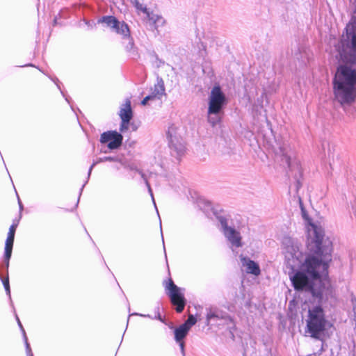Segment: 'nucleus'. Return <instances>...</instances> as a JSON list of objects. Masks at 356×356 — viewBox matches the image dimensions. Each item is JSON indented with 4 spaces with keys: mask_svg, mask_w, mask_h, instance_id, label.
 <instances>
[{
    "mask_svg": "<svg viewBox=\"0 0 356 356\" xmlns=\"http://www.w3.org/2000/svg\"><path fill=\"white\" fill-rule=\"evenodd\" d=\"M302 218L307 222V248L310 252L304 261L303 252L300 250L297 240L284 236L282 241L283 253L289 276L296 289L311 287L313 280L318 276L316 268H323V276L327 274L332 259L333 245L332 241L325 237V230L320 223L312 222L301 199H299Z\"/></svg>",
    "mask_w": 356,
    "mask_h": 356,
    "instance_id": "nucleus-1",
    "label": "nucleus"
},
{
    "mask_svg": "<svg viewBox=\"0 0 356 356\" xmlns=\"http://www.w3.org/2000/svg\"><path fill=\"white\" fill-rule=\"evenodd\" d=\"M336 48L341 63L332 79L334 100L350 105L356 100V7Z\"/></svg>",
    "mask_w": 356,
    "mask_h": 356,
    "instance_id": "nucleus-2",
    "label": "nucleus"
},
{
    "mask_svg": "<svg viewBox=\"0 0 356 356\" xmlns=\"http://www.w3.org/2000/svg\"><path fill=\"white\" fill-rule=\"evenodd\" d=\"M318 276L315 277L312 283L311 287H305L301 289H296L297 291H307L312 294V298L317 300V305L309 307L307 319V332L316 339L322 340L325 335L329 321L326 319L325 311L321 305L323 296H332L333 288L329 279V271L326 276H323V268H316ZM327 344L321 341V352L325 351Z\"/></svg>",
    "mask_w": 356,
    "mask_h": 356,
    "instance_id": "nucleus-3",
    "label": "nucleus"
},
{
    "mask_svg": "<svg viewBox=\"0 0 356 356\" xmlns=\"http://www.w3.org/2000/svg\"><path fill=\"white\" fill-rule=\"evenodd\" d=\"M199 207L204 213L210 215L209 211L219 222L218 227L223 233L227 241L234 247L241 248L243 246L241 233L228 223V216L226 212L220 207H213L211 202L206 200H200L198 202Z\"/></svg>",
    "mask_w": 356,
    "mask_h": 356,
    "instance_id": "nucleus-4",
    "label": "nucleus"
},
{
    "mask_svg": "<svg viewBox=\"0 0 356 356\" xmlns=\"http://www.w3.org/2000/svg\"><path fill=\"white\" fill-rule=\"evenodd\" d=\"M227 104V99L220 86H215L209 97L208 115L220 114Z\"/></svg>",
    "mask_w": 356,
    "mask_h": 356,
    "instance_id": "nucleus-5",
    "label": "nucleus"
},
{
    "mask_svg": "<svg viewBox=\"0 0 356 356\" xmlns=\"http://www.w3.org/2000/svg\"><path fill=\"white\" fill-rule=\"evenodd\" d=\"M168 139V146L170 149L171 155L179 160L184 155L186 152L185 142L183 138L177 135L173 127H170L167 132Z\"/></svg>",
    "mask_w": 356,
    "mask_h": 356,
    "instance_id": "nucleus-6",
    "label": "nucleus"
},
{
    "mask_svg": "<svg viewBox=\"0 0 356 356\" xmlns=\"http://www.w3.org/2000/svg\"><path fill=\"white\" fill-rule=\"evenodd\" d=\"M166 289L171 303L175 306L176 312L181 313L186 306V300L184 295L181 292V288L177 286L172 279H170L166 285Z\"/></svg>",
    "mask_w": 356,
    "mask_h": 356,
    "instance_id": "nucleus-7",
    "label": "nucleus"
},
{
    "mask_svg": "<svg viewBox=\"0 0 356 356\" xmlns=\"http://www.w3.org/2000/svg\"><path fill=\"white\" fill-rule=\"evenodd\" d=\"M207 324L209 325V323L211 321H224L225 323H226L227 325L230 324V325L228 326V329L229 330V333L234 338V335L233 331L236 330V325L234 321L233 317H232L227 312L220 310L218 308H209L207 309Z\"/></svg>",
    "mask_w": 356,
    "mask_h": 356,
    "instance_id": "nucleus-8",
    "label": "nucleus"
},
{
    "mask_svg": "<svg viewBox=\"0 0 356 356\" xmlns=\"http://www.w3.org/2000/svg\"><path fill=\"white\" fill-rule=\"evenodd\" d=\"M102 145H106L110 150L119 149L123 143V136L120 132L115 130L103 132L99 138Z\"/></svg>",
    "mask_w": 356,
    "mask_h": 356,
    "instance_id": "nucleus-9",
    "label": "nucleus"
},
{
    "mask_svg": "<svg viewBox=\"0 0 356 356\" xmlns=\"http://www.w3.org/2000/svg\"><path fill=\"white\" fill-rule=\"evenodd\" d=\"M107 161H108V162H118V163H120L121 162V159L118 156H104V157H100L97 161H93V163H92V165L90 166V168L88 169L87 179L85 181V183L83 184L81 188H80L79 198H78L77 202H76V204L75 205L76 208L78 207L79 199H80V197H81V195L82 194L83 188L85 187L86 184L88 183V179H90V177L91 175V173H92V169L94 168V167L97 164H98L99 163L107 162Z\"/></svg>",
    "mask_w": 356,
    "mask_h": 356,
    "instance_id": "nucleus-10",
    "label": "nucleus"
},
{
    "mask_svg": "<svg viewBox=\"0 0 356 356\" xmlns=\"http://www.w3.org/2000/svg\"><path fill=\"white\" fill-rule=\"evenodd\" d=\"M241 262L243 266L246 268L248 274L259 276L261 274V268L259 264L248 257L240 256Z\"/></svg>",
    "mask_w": 356,
    "mask_h": 356,
    "instance_id": "nucleus-11",
    "label": "nucleus"
},
{
    "mask_svg": "<svg viewBox=\"0 0 356 356\" xmlns=\"http://www.w3.org/2000/svg\"><path fill=\"white\" fill-rule=\"evenodd\" d=\"M145 15L149 21L152 30L158 31L159 27L164 26L165 24V19L163 16L157 13H154L153 11H150L149 10Z\"/></svg>",
    "mask_w": 356,
    "mask_h": 356,
    "instance_id": "nucleus-12",
    "label": "nucleus"
},
{
    "mask_svg": "<svg viewBox=\"0 0 356 356\" xmlns=\"http://www.w3.org/2000/svg\"><path fill=\"white\" fill-rule=\"evenodd\" d=\"M111 30L115 33L120 35L122 39L130 37V29L129 25L124 21H116L114 26H112Z\"/></svg>",
    "mask_w": 356,
    "mask_h": 356,
    "instance_id": "nucleus-13",
    "label": "nucleus"
},
{
    "mask_svg": "<svg viewBox=\"0 0 356 356\" xmlns=\"http://www.w3.org/2000/svg\"><path fill=\"white\" fill-rule=\"evenodd\" d=\"M21 219V215L19 216L18 218H15L13 220V224L10 225L9 228V231L8 233L7 238L5 243V248L13 250V243L15 240V234L16 232V229L19 225V220Z\"/></svg>",
    "mask_w": 356,
    "mask_h": 356,
    "instance_id": "nucleus-14",
    "label": "nucleus"
},
{
    "mask_svg": "<svg viewBox=\"0 0 356 356\" xmlns=\"http://www.w3.org/2000/svg\"><path fill=\"white\" fill-rule=\"evenodd\" d=\"M165 90L164 81L161 77L158 76L156 78V83L154 84V88H151V93L157 99H160L161 96L165 95Z\"/></svg>",
    "mask_w": 356,
    "mask_h": 356,
    "instance_id": "nucleus-15",
    "label": "nucleus"
},
{
    "mask_svg": "<svg viewBox=\"0 0 356 356\" xmlns=\"http://www.w3.org/2000/svg\"><path fill=\"white\" fill-rule=\"evenodd\" d=\"M190 330L187 329L185 325H180L174 330L175 340L176 342L184 341L187 337Z\"/></svg>",
    "mask_w": 356,
    "mask_h": 356,
    "instance_id": "nucleus-16",
    "label": "nucleus"
},
{
    "mask_svg": "<svg viewBox=\"0 0 356 356\" xmlns=\"http://www.w3.org/2000/svg\"><path fill=\"white\" fill-rule=\"evenodd\" d=\"M119 115L121 120L126 119L127 120H131L133 118V111L130 100L127 99L124 107L121 108Z\"/></svg>",
    "mask_w": 356,
    "mask_h": 356,
    "instance_id": "nucleus-17",
    "label": "nucleus"
},
{
    "mask_svg": "<svg viewBox=\"0 0 356 356\" xmlns=\"http://www.w3.org/2000/svg\"><path fill=\"white\" fill-rule=\"evenodd\" d=\"M118 19L113 15H104L98 19L97 23L104 24L106 27L111 29L112 26H114Z\"/></svg>",
    "mask_w": 356,
    "mask_h": 356,
    "instance_id": "nucleus-18",
    "label": "nucleus"
},
{
    "mask_svg": "<svg viewBox=\"0 0 356 356\" xmlns=\"http://www.w3.org/2000/svg\"><path fill=\"white\" fill-rule=\"evenodd\" d=\"M13 250L4 248L2 268H4L6 275H8L10 259L12 256Z\"/></svg>",
    "mask_w": 356,
    "mask_h": 356,
    "instance_id": "nucleus-19",
    "label": "nucleus"
},
{
    "mask_svg": "<svg viewBox=\"0 0 356 356\" xmlns=\"http://www.w3.org/2000/svg\"><path fill=\"white\" fill-rule=\"evenodd\" d=\"M0 280L3 285L4 289L6 291V294L8 296L10 304L13 307V302L11 300V295H10V282H9V277L8 275H6V277H3L2 275L0 277Z\"/></svg>",
    "mask_w": 356,
    "mask_h": 356,
    "instance_id": "nucleus-20",
    "label": "nucleus"
},
{
    "mask_svg": "<svg viewBox=\"0 0 356 356\" xmlns=\"http://www.w3.org/2000/svg\"><path fill=\"white\" fill-rule=\"evenodd\" d=\"M49 79L56 85L58 90L60 91V93L62 94L63 97L65 98L66 102L70 104V97L66 95L64 92L60 88L61 83L60 82L59 79L56 76H49Z\"/></svg>",
    "mask_w": 356,
    "mask_h": 356,
    "instance_id": "nucleus-21",
    "label": "nucleus"
},
{
    "mask_svg": "<svg viewBox=\"0 0 356 356\" xmlns=\"http://www.w3.org/2000/svg\"><path fill=\"white\" fill-rule=\"evenodd\" d=\"M280 153L282 154V161L284 163L287 167L291 169V157L285 152V150L283 147H280Z\"/></svg>",
    "mask_w": 356,
    "mask_h": 356,
    "instance_id": "nucleus-22",
    "label": "nucleus"
},
{
    "mask_svg": "<svg viewBox=\"0 0 356 356\" xmlns=\"http://www.w3.org/2000/svg\"><path fill=\"white\" fill-rule=\"evenodd\" d=\"M196 322H197L196 317L193 314H190L188 316L187 320L181 325H185L186 327H187V329L188 330H190L191 327L193 326L196 323Z\"/></svg>",
    "mask_w": 356,
    "mask_h": 356,
    "instance_id": "nucleus-23",
    "label": "nucleus"
},
{
    "mask_svg": "<svg viewBox=\"0 0 356 356\" xmlns=\"http://www.w3.org/2000/svg\"><path fill=\"white\" fill-rule=\"evenodd\" d=\"M141 176H142V177L143 178V179L145 181V184L147 186L148 192H149V195H150V196L152 197V202H153V203H154V204L155 206V208H156V209H157L156 206V203H155V200H154V195H153V192H152V188L150 186V184L148 182L147 179H146L145 175L144 173L141 172ZM156 211H158V210H156ZM157 213H159V212H157Z\"/></svg>",
    "mask_w": 356,
    "mask_h": 356,
    "instance_id": "nucleus-24",
    "label": "nucleus"
},
{
    "mask_svg": "<svg viewBox=\"0 0 356 356\" xmlns=\"http://www.w3.org/2000/svg\"><path fill=\"white\" fill-rule=\"evenodd\" d=\"M131 1L134 5V7L137 10L143 12V13L145 14L149 10V9L145 6H143L142 3H140L138 0H131Z\"/></svg>",
    "mask_w": 356,
    "mask_h": 356,
    "instance_id": "nucleus-25",
    "label": "nucleus"
},
{
    "mask_svg": "<svg viewBox=\"0 0 356 356\" xmlns=\"http://www.w3.org/2000/svg\"><path fill=\"white\" fill-rule=\"evenodd\" d=\"M131 120H127L126 119L121 120V123L120 126V131L121 134L128 130L129 124Z\"/></svg>",
    "mask_w": 356,
    "mask_h": 356,
    "instance_id": "nucleus-26",
    "label": "nucleus"
},
{
    "mask_svg": "<svg viewBox=\"0 0 356 356\" xmlns=\"http://www.w3.org/2000/svg\"><path fill=\"white\" fill-rule=\"evenodd\" d=\"M212 115H208V122L211 124L212 127H215L220 120L218 115H215L214 117L211 116Z\"/></svg>",
    "mask_w": 356,
    "mask_h": 356,
    "instance_id": "nucleus-27",
    "label": "nucleus"
},
{
    "mask_svg": "<svg viewBox=\"0 0 356 356\" xmlns=\"http://www.w3.org/2000/svg\"><path fill=\"white\" fill-rule=\"evenodd\" d=\"M23 339H24V343H25L26 353L27 356H33V354L31 351L30 344L28 342V338L26 337V334H24V337H23Z\"/></svg>",
    "mask_w": 356,
    "mask_h": 356,
    "instance_id": "nucleus-28",
    "label": "nucleus"
},
{
    "mask_svg": "<svg viewBox=\"0 0 356 356\" xmlns=\"http://www.w3.org/2000/svg\"><path fill=\"white\" fill-rule=\"evenodd\" d=\"M153 319L159 320L161 322H164V318L162 317L160 313V306L158 305L157 307H155V316Z\"/></svg>",
    "mask_w": 356,
    "mask_h": 356,
    "instance_id": "nucleus-29",
    "label": "nucleus"
},
{
    "mask_svg": "<svg viewBox=\"0 0 356 356\" xmlns=\"http://www.w3.org/2000/svg\"><path fill=\"white\" fill-rule=\"evenodd\" d=\"M155 99H157L153 94L150 93L147 96H146L141 101V104L143 106H146L149 101L154 100Z\"/></svg>",
    "mask_w": 356,
    "mask_h": 356,
    "instance_id": "nucleus-30",
    "label": "nucleus"
},
{
    "mask_svg": "<svg viewBox=\"0 0 356 356\" xmlns=\"http://www.w3.org/2000/svg\"><path fill=\"white\" fill-rule=\"evenodd\" d=\"M126 39L129 40V42L126 46V50L127 51H131L134 47V39L131 35L129 38H126L124 40Z\"/></svg>",
    "mask_w": 356,
    "mask_h": 356,
    "instance_id": "nucleus-31",
    "label": "nucleus"
},
{
    "mask_svg": "<svg viewBox=\"0 0 356 356\" xmlns=\"http://www.w3.org/2000/svg\"><path fill=\"white\" fill-rule=\"evenodd\" d=\"M13 309H15V308H14V307H13ZM14 312H15V318H16V321H17V322L18 326L19 327L20 330L22 331V334H23V337H24V334H26L25 330H24V327H23L22 324V323H21V321H20V320H19V317H18L17 314H16V312H15V310H14Z\"/></svg>",
    "mask_w": 356,
    "mask_h": 356,
    "instance_id": "nucleus-32",
    "label": "nucleus"
},
{
    "mask_svg": "<svg viewBox=\"0 0 356 356\" xmlns=\"http://www.w3.org/2000/svg\"><path fill=\"white\" fill-rule=\"evenodd\" d=\"M155 58H156L155 63H156V67L159 68L165 64V61L162 59H160L156 54L155 55Z\"/></svg>",
    "mask_w": 356,
    "mask_h": 356,
    "instance_id": "nucleus-33",
    "label": "nucleus"
},
{
    "mask_svg": "<svg viewBox=\"0 0 356 356\" xmlns=\"http://www.w3.org/2000/svg\"><path fill=\"white\" fill-rule=\"evenodd\" d=\"M179 346V348H180V350H181V353L182 354L183 356H186L185 355V343L184 341H181L179 342H177Z\"/></svg>",
    "mask_w": 356,
    "mask_h": 356,
    "instance_id": "nucleus-34",
    "label": "nucleus"
},
{
    "mask_svg": "<svg viewBox=\"0 0 356 356\" xmlns=\"http://www.w3.org/2000/svg\"><path fill=\"white\" fill-rule=\"evenodd\" d=\"M295 187H296V191L297 193L298 192L299 189L302 187V183L300 181V179L297 177H296Z\"/></svg>",
    "mask_w": 356,
    "mask_h": 356,
    "instance_id": "nucleus-35",
    "label": "nucleus"
},
{
    "mask_svg": "<svg viewBox=\"0 0 356 356\" xmlns=\"http://www.w3.org/2000/svg\"><path fill=\"white\" fill-rule=\"evenodd\" d=\"M130 316H143V317H147V318H152L153 319L154 317L151 316L149 314H139V313H133L132 314H130Z\"/></svg>",
    "mask_w": 356,
    "mask_h": 356,
    "instance_id": "nucleus-36",
    "label": "nucleus"
},
{
    "mask_svg": "<svg viewBox=\"0 0 356 356\" xmlns=\"http://www.w3.org/2000/svg\"><path fill=\"white\" fill-rule=\"evenodd\" d=\"M17 199H18V204H19V216L20 215L22 216V211L24 209V206H23L22 202H21L19 196H17Z\"/></svg>",
    "mask_w": 356,
    "mask_h": 356,
    "instance_id": "nucleus-37",
    "label": "nucleus"
},
{
    "mask_svg": "<svg viewBox=\"0 0 356 356\" xmlns=\"http://www.w3.org/2000/svg\"><path fill=\"white\" fill-rule=\"evenodd\" d=\"M353 312H354L355 328H356V301H355V304L353 305Z\"/></svg>",
    "mask_w": 356,
    "mask_h": 356,
    "instance_id": "nucleus-38",
    "label": "nucleus"
},
{
    "mask_svg": "<svg viewBox=\"0 0 356 356\" xmlns=\"http://www.w3.org/2000/svg\"><path fill=\"white\" fill-rule=\"evenodd\" d=\"M239 300H240L239 296H236V297H235V298H234V302L235 304H238V302H239Z\"/></svg>",
    "mask_w": 356,
    "mask_h": 356,
    "instance_id": "nucleus-39",
    "label": "nucleus"
},
{
    "mask_svg": "<svg viewBox=\"0 0 356 356\" xmlns=\"http://www.w3.org/2000/svg\"><path fill=\"white\" fill-rule=\"evenodd\" d=\"M57 20H58V18H57V17H56L54 19V21H53V25H54V26L57 25V24H58Z\"/></svg>",
    "mask_w": 356,
    "mask_h": 356,
    "instance_id": "nucleus-40",
    "label": "nucleus"
},
{
    "mask_svg": "<svg viewBox=\"0 0 356 356\" xmlns=\"http://www.w3.org/2000/svg\"><path fill=\"white\" fill-rule=\"evenodd\" d=\"M84 22L86 25L90 26V22L89 20L84 19Z\"/></svg>",
    "mask_w": 356,
    "mask_h": 356,
    "instance_id": "nucleus-41",
    "label": "nucleus"
},
{
    "mask_svg": "<svg viewBox=\"0 0 356 356\" xmlns=\"http://www.w3.org/2000/svg\"><path fill=\"white\" fill-rule=\"evenodd\" d=\"M159 222H160V227H161V219L159 220ZM161 230L162 231L161 229Z\"/></svg>",
    "mask_w": 356,
    "mask_h": 356,
    "instance_id": "nucleus-42",
    "label": "nucleus"
},
{
    "mask_svg": "<svg viewBox=\"0 0 356 356\" xmlns=\"http://www.w3.org/2000/svg\"><path fill=\"white\" fill-rule=\"evenodd\" d=\"M26 66H34L33 64H29V65H27Z\"/></svg>",
    "mask_w": 356,
    "mask_h": 356,
    "instance_id": "nucleus-43",
    "label": "nucleus"
},
{
    "mask_svg": "<svg viewBox=\"0 0 356 356\" xmlns=\"http://www.w3.org/2000/svg\"><path fill=\"white\" fill-rule=\"evenodd\" d=\"M308 356H317L316 354H314V355H308Z\"/></svg>",
    "mask_w": 356,
    "mask_h": 356,
    "instance_id": "nucleus-44",
    "label": "nucleus"
},
{
    "mask_svg": "<svg viewBox=\"0 0 356 356\" xmlns=\"http://www.w3.org/2000/svg\"><path fill=\"white\" fill-rule=\"evenodd\" d=\"M163 243H164V238L162 236Z\"/></svg>",
    "mask_w": 356,
    "mask_h": 356,
    "instance_id": "nucleus-45",
    "label": "nucleus"
},
{
    "mask_svg": "<svg viewBox=\"0 0 356 356\" xmlns=\"http://www.w3.org/2000/svg\"><path fill=\"white\" fill-rule=\"evenodd\" d=\"M164 250L165 251V250L164 249ZM165 256L166 257L167 256V254L165 252Z\"/></svg>",
    "mask_w": 356,
    "mask_h": 356,
    "instance_id": "nucleus-46",
    "label": "nucleus"
},
{
    "mask_svg": "<svg viewBox=\"0 0 356 356\" xmlns=\"http://www.w3.org/2000/svg\"><path fill=\"white\" fill-rule=\"evenodd\" d=\"M1 276V275L0 274V277Z\"/></svg>",
    "mask_w": 356,
    "mask_h": 356,
    "instance_id": "nucleus-47",
    "label": "nucleus"
}]
</instances>
